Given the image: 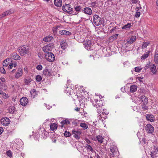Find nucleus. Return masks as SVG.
<instances>
[{"label":"nucleus","mask_w":158,"mask_h":158,"mask_svg":"<svg viewBox=\"0 0 158 158\" xmlns=\"http://www.w3.org/2000/svg\"><path fill=\"white\" fill-rule=\"evenodd\" d=\"M30 50V47L26 45L19 47L18 48V50L21 56H24L29 53Z\"/></svg>","instance_id":"1"},{"label":"nucleus","mask_w":158,"mask_h":158,"mask_svg":"<svg viewBox=\"0 0 158 158\" xmlns=\"http://www.w3.org/2000/svg\"><path fill=\"white\" fill-rule=\"evenodd\" d=\"M53 48L54 44L50 43L44 47L42 48V50L45 53H48V52H51V51H52Z\"/></svg>","instance_id":"2"},{"label":"nucleus","mask_w":158,"mask_h":158,"mask_svg":"<svg viewBox=\"0 0 158 158\" xmlns=\"http://www.w3.org/2000/svg\"><path fill=\"white\" fill-rule=\"evenodd\" d=\"M44 55L46 60L49 62L54 61L55 60V56L52 52L45 53Z\"/></svg>","instance_id":"3"},{"label":"nucleus","mask_w":158,"mask_h":158,"mask_svg":"<svg viewBox=\"0 0 158 158\" xmlns=\"http://www.w3.org/2000/svg\"><path fill=\"white\" fill-rule=\"evenodd\" d=\"M93 22L97 26H99L102 23L101 18L97 15H94L93 17Z\"/></svg>","instance_id":"4"},{"label":"nucleus","mask_w":158,"mask_h":158,"mask_svg":"<svg viewBox=\"0 0 158 158\" xmlns=\"http://www.w3.org/2000/svg\"><path fill=\"white\" fill-rule=\"evenodd\" d=\"M62 10L63 11L67 12L69 14H73V8L71 7L69 4H65L63 6Z\"/></svg>","instance_id":"5"},{"label":"nucleus","mask_w":158,"mask_h":158,"mask_svg":"<svg viewBox=\"0 0 158 158\" xmlns=\"http://www.w3.org/2000/svg\"><path fill=\"white\" fill-rule=\"evenodd\" d=\"M145 129L148 133H152L154 131V129L152 125L148 124L145 127Z\"/></svg>","instance_id":"6"},{"label":"nucleus","mask_w":158,"mask_h":158,"mask_svg":"<svg viewBox=\"0 0 158 158\" xmlns=\"http://www.w3.org/2000/svg\"><path fill=\"white\" fill-rule=\"evenodd\" d=\"M10 119L7 118L5 117L2 118L1 120V123L4 126H7L10 122Z\"/></svg>","instance_id":"7"},{"label":"nucleus","mask_w":158,"mask_h":158,"mask_svg":"<svg viewBox=\"0 0 158 158\" xmlns=\"http://www.w3.org/2000/svg\"><path fill=\"white\" fill-rule=\"evenodd\" d=\"M20 104L23 106H25L28 102V99L26 97H23L20 100Z\"/></svg>","instance_id":"8"},{"label":"nucleus","mask_w":158,"mask_h":158,"mask_svg":"<svg viewBox=\"0 0 158 158\" xmlns=\"http://www.w3.org/2000/svg\"><path fill=\"white\" fill-rule=\"evenodd\" d=\"M136 37L135 36H131L127 39V43L131 44L135 42L136 41Z\"/></svg>","instance_id":"9"},{"label":"nucleus","mask_w":158,"mask_h":158,"mask_svg":"<svg viewBox=\"0 0 158 158\" xmlns=\"http://www.w3.org/2000/svg\"><path fill=\"white\" fill-rule=\"evenodd\" d=\"M85 48L88 50H91L92 46L91 41L88 40L85 42L84 44Z\"/></svg>","instance_id":"10"},{"label":"nucleus","mask_w":158,"mask_h":158,"mask_svg":"<svg viewBox=\"0 0 158 158\" xmlns=\"http://www.w3.org/2000/svg\"><path fill=\"white\" fill-rule=\"evenodd\" d=\"M73 134L74 136L76 139H79L80 138V135L81 134V132L75 130H73Z\"/></svg>","instance_id":"11"},{"label":"nucleus","mask_w":158,"mask_h":158,"mask_svg":"<svg viewBox=\"0 0 158 158\" xmlns=\"http://www.w3.org/2000/svg\"><path fill=\"white\" fill-rule=\"evenodd\" d=\"M139 100L143 104H147L148 103V98L145 96L142 95L139 98Z\"/></svg>","instance_id":"12"},{"label":"nucleus","mask_w":158,"mask_h":158,"mask_svg":"<svg viewBox=\"0 0 158 158\" xmlns=\"http://www.w3.org/2000/svg\"><path fill=\"white\" fill-rule=\"evenodd\" d=\"M146 118L148 120L151 122H153L155 120V118L152 114H148L146 116Z\"/></svg>","instance_id":"13"},{"label":"nucleus","mask_w":158,"mask_h":158,"mask_svg":"<svg viewBox=\"0 0 158 158\" xmlns=\"http://www.w3.org/2000/svg\"><path fill=\"white\" fill-rule=\"evenodd\" d=\"M83 11L85 14L89 15H91L92 13L91 9L88 7L85 8L84 9Z\"/></svg>","instance_id":"14"},{"label":"nucleus","mask_w":158,"mask_h":158,"mask_svg":"<svg viewBox=\"0 0 158 158\" xmlns=\"http://www.w3.org/2000/svg\"><path fill=\"white\" fill-rule=\"evenodd\" d=\"M150 68L151 72L153 73V74H156V65L155 64H151L150 65Z\"/></svg>","instance_id":"15"},{"label":"nucleus","mask_w":158,"mask_h":158,"mask_svg":"<svg viewBox=\"0 0 158 158\" xmlns=\"http://www.w3.org/2000/svg\"><path fill=\"white\" fill-rule=\"evenodd\" d=\"M23 74V70L21 69H19L17 72L16 73L15 75V77L16 78H19L21 77Z\"/></svg>","instance_id":"16"},{"label":"nucleus","mask_w":158,"mask_h":158,"mask_svg":"<svg viewBox=\"0 0 158 158\" xmlns=\"http://www.w3.org/2000/svg\"><path fill=\"white\" fill-rule=\"evenodd\" d=\"M110 149L111 152L112 153L110 156L113 157L114 156V153H115L117 150V147L113 145H112L110 146Z\"/></svg>","instance_id":"17"},{"label":"nucleus","mask_w":158,"mask_h":158,"mask_svg":"<svg viewBox=\"0 0 158 158\" xmlns=\"http://www.w3.org/2000/svg\"><path fill=\"white\" fill-rule=\"evenodd\" d=\"M11 57L15 60H19L21 59V57L18 54L15 53H13L11 54Z\"/></svg>","instance_id":"18"},{"label":"nucleus","mask_w":158,"mask_h":158,"mask_svg":"<svg viewBox=\"0 0 158 158\" xmlns=\"http://www.w3.org/2000/svg\"><path fill=\"white\" fill-rule=\"evenodd\" d=\"M43 75L45 76H50L52 75V73L50 70L47 69H45L43 70Z\"/></svg>","instance_id":"19"},{"label":"nucleus","mask_w":158,"mask_h":158,"mask_svg":"<svg viewBox=\"0 0 158 158\" xmlns=\"http://www.w3.org/2000/svg\"><path fill=\"white\" fill-rule=\"evenodd\" d=\"M55 5L58 7H60L62 6V2L61 0H54Z\"/></svg>","instance_id":"20"},{"label":"nucleus","mask_w":158,"mask_h":158,"mask_svg":"<svg viewBox=\"0 0 158 158\" xmlns=\"http://www.w3.org/2000/svg\"><path fill=\"white\" fill-rule=\"evenodd\" d=\"M137 86L135 85H131L130 87V90L131 92L133 93L135 92L137 90Z\"/></svg>","instance_id":"21"},{"label":"nucleus","mask_w":158,"mask_h":158,"mask_svg":"<svg viewBox=\"0 0 158 158\" xmlns=\"http://www.w3.org/2000/svg\"><path fill=\"white\" fill-rule=\"evenodd\" d=\"M57 125L55 123H51L50 125V129L51 131H54L57 128Z\"/></svg>","instance_id":"22"},{"label":"nucleus","mask_w":158,"mask_h":158,"mask_svg":"<svg viewBox=\"0 0 158 158\" xmlns=\"http://www.w3.org/2000/svg\"><path fill=\"white\" fill-rule=\"evenodd\" d=\"M60 34L61 35H68L71 34V33L68 31L66 30H61L59 31Z\"/></svg>","instance_id":"23"},{"label":"nucleus","mask_w":158,"mask_h":158,"mask_svg":"<svg viewBox=\"0 0 158 158\" xmlns=\"http://www.w3.org/2000/svg\"><path fill=\"white\" fill-rule=\"evenodd\" d=\"M53 39V37L51 36H47L45 37L44 39V41L46 42H50Z\"/></svg>","instance_id":"24"},{"label":"nucleus","mask_w":158,"mask_h":158,"mask_svg":"<svg viewBox=\"0 0 158 158\" xmlns=\"http://www.w3.org/2000/svg\"><path fill=\"white\" fill-rule=\"evenodd\" d=\"M93 104L94 106H96L97 108H98V107L99 108L100 107H101L102 106V101H99L96 104H94V103H93Z\"/></svg>","instance_id":"25"},{"label":"nucleus","mask_w":158,"mask_h":158,"mask_svg":"<svg viewBox=\"0 0 158 158\" xmlns=\"http://www.w3.org/2000/svg\"><path fill=\"white\" fill-rule=\"evenodd\" d=\"M61 48L63 49H65L67 47V44L64 41L61 42L60 43Z\"/></svg>","instance_id":"26"},{"label":"nucleus","mask_w":158,"mask_h":158,"mask_svg":"<svg viewBox=\"0 0 158 158\" xmlns=\"http://www.w3.org/2000/svg\"><path fill=\"white\" fill-rule=\"evenodd\" d=\"M79 104H80L81 106L84 107V106L85 105V99L82 98H81L80 97L79 98Z\"/></svg>","instance_id":"27"},{"label":"nucleus","mask_w":158,"mask_h":158,"mask_svg":"<svg viewBox=\"0 0 158 158\" xmlns=\"http://www.w3.org/2000/svg\"><path fill=\"white\" fill-rule=\"evenodd\" d=\"M131 27V23H129L124 25L122 27V28L123 29H125L127 30L128 29L130 28Z\"/></svg>","instance_id":"28"},{"label":"nucleus","mask_w":158,"mask_h":158,"mask_svg":"<svg viewBox=\"0 0 158 158\" xmlns=\"http://www.w3.org/2000/svg\"><path fill=\"white\" fill-rule=\"evenodd\" d=\"M150 52V51H149L147 52L146 53L144 54V55H143L141 57V59H145L147 58L149 56Z\"/></svg>","instance_id":"29"},{"label":"nucleus","mask_w":158,"mask_h":158,"mask_svg":"<svg viewBox=\"0 0 158 158\" xmlns=\"http://www.w3.org/2000/svg\"><path fill=\"white\" fill-rule=\"evenodd\" d=\"M97 111L98 112H100V113H102L103 115L104 114L107 115L108 114V112L107 111V110L106 109H103L102 110H101L100 111L98 109Z\"/></svg>","instance_id":"30"},{"label":"nucleus","mask_w":158,"mask_h":158,"mask_svg":"<svg viewBox=\"0 0 158 158\" xmlns=\"http://www.w3.org/2000/svg\"><path fill=\"white\" fill-rule=\"evenodd\" d=\"M8 111L10 114H13L15 111V107L14 106L10 107L8 109Z\"/></svg>","instance_id":"31"},{"label":"nucleus","mask_w":158,"mask_h":158,"mask_svg":"<svg viewBox=\"0 0 158 158\" xmlns=\"http://www.w3.org/2000/svg\"><path fill=\"white\" fill-rule=\"evenodd\" d=\"M150 43L148 42H144L142 44V48L143 49L146 48L149 45Z\"/></svg>","instance_id":"32"},{"label":"nucleus","mask_w":158,"mask_h":158,"mask_svg":"<svg viewBox=\"0 0 158 158\" xmlns=\"http://www.w3.org/2000/svg\"><path fill=\"white\" fill-rule=\"evenodd\" d=\"M0 97H2L4 98H8V96L7 94H6L5 93L2 91L1 92L0 94Z\"/></svg>","instance_id":"33"},{"label":"nucleus","mask_w":158,"mask_h":158,"mask_svg":"<svg viewBox=\"0 0 158 158\" xmlns=\"http://www.w3.org/2000/svg\"><path fill=\"white\" fill-rule=\"evenodd\" d=\"M154 61L156 64H158V51H156L155 52Z\"/></svg>","instance_id":"34"},{"label":"nucleus","mask_w":158,"mask_h":158,"mask_svg":"<svg viewBox=\"0 0 158 158\" xmlns=\"http://www.w3.org/2000/svg\"><path fill=\"white\" fill-rule=\"evenodd\" d=\"M97 139L100 143H102L103 142V139H104L102 136L99 135L97 136Z\"/></svg>","instance_id":"35"},{"label":"nucleus","mask_w":158,"mask_h":158,"mask_svg":"<svg viewBox=\"0 0 158 158\" xmlns=\"http://www.w3.org/2000/svg\"><path fill=\"white\" fill-rule=\"evenodd\" d=\"M61 124H62L61 127H63V125L65 124H69L70 122L68 120H63L61 123Z\"/></svg>","instance_id":"36"},{"label":"nucleus","mask_w":158,"mask_h":158,"mask_svg":"<svg viewBox=\"0 0 158 158\" xmlns=\"http://www.w3.org/2000/svg\"><path fill=\"white\" fill-rule=\"evenodd\" d=\"M80 126L82 127L84 130H85L87 129L88 126L87 124L84 123H81L80 124Z\"/></svg>","instance_id":"37"},{"label":"nucleus","mask_w":158,"mask_h":158,"mask_svg":"<svg viewBox=\"0 0 158 158\" xmlns=\"http://www.w3.org/2000/svg\"><path fill=\"white\" fill-rule=\"evenodd\" d=\"M10 60L9 59H6L3 62V65L4 67H6L9 64V61Z\"/></svg>","instance_id":"38"},{"label":"nucleus","mask_w":158,"mask_h":158,"mask_svg":"<svg viewBox=\"0 0 158 158\" xmlns=\"http://www.w3.org/2000/svg\"><path fill=\"white\" fill-rule=\"evenodd\" d=\"M31 81V79L30 78H26L24 79V82L26 85H28Z\"/></svg>","instance_id":"39"},{"label":"nucleus","mask_w":158,"mask_h":158,"mask_svg":"<svg viewBox=\"0 0 158 158\" xmlns=\"http://www.w3.org/2000/svg\"><path fill=\"white\" fill-rule=\"evenodd\" d=\"M74 9L78 13H79L81 11V8L80 6H78L75 7Z\"/></svg>","instance_id":"40"},{"label":"nucleus","mask_w":158,"mask_h":158,"mask_svg":"<svg viewBox=\"0 0 158 158\" xmlns=\"http://www.w3.org/2000/svg\"><path fill=\"white\" fill-rule=\"evenodd\" d=\"M36 92V91L35 89H33L30 92V94L31 97H33V98H34L35 94H35Z\"/></svg>","instance_id":"41"},{"label":"nucleus","mask_w":158,"mask_h":158,"mask_svg":"<svg viewBox=\"0 0 158 158\" xmlns=\"http://www.w3.org/2000/svg\"><path fill=\"white\" fill-rule=\"evenodd\" d=\"M7 13V15H9L13 13L14 12V11L12 9H10L8 10H7L6 11Z\"/></svg>","instance_id":"42"},{"label":"nucleus","mask_w":158,"mask_h":158,"mask_svg":"<svg viewBox=\"0 0 158 158\" xmlns=\"http://www.w3.org/2000/svg\"><path fill=\"white\" fill-rule=\"evenodd\" d=\"M35 79L37 81L40 82L42 80V78L40 75H37Z\"/></svg>","instance_id":"43"},{"label":"nucleus","mask_w":158,"mask_h":158,"mask_svg":"<svg viewBox=\"0 0 158 158\" xmlns=\"http://www.w3.org/2000/svg\"><path fill=\"white\" fill-rule=\"evenodd\" d=\"M135 71L136 72H139L142 70V68L140 67H136L135 68Z\"/></svg>","instance_id":"44"},{"label":"nucleus","mask_w":158,"mask_h":158,"mask_svg":"<svg viewBox=\"0 0 158 158\" xmlns=\"http://www.w3.org/2000/svg\"><path fill=\"white\" fill-rule=\"evenodd\" d=\"M131 4H133L132 6H134V4L136 5L139 3H140V2L138 0H131Z\"/></svg>","instance_id":"45"},{"label":"nucleus","mask_w":158,"mask_h":158,"mask_svg":"<svg viewBox=\"0 0 158 158\" xmlns=\"http://www.w3.org/2000/svg\"><path fill=\"white\" fill-rule=\"evenodd\" d=\"M146 104L143 103V105H142V109L143 111H145L148 110V107L146 105Z\"/></svg>","instance_id":"46"},{"label":"nucleus","mask_w":158,"mask_h":158,"mask_svg":"<svg viewBox=\"0 0 158 158\" xmlns=\"http://www.w3.org/2000/svg\"><path fill=\"white\" fill-rule=\"evenodd\" d=\"M118 34H116L110 37V39H113V40H116L117 39L118 36Z\"/></svg>","instance_id":"47"},{"label":"nucleus","mask_w":158,"mask_h":158,"mask_svg":"<svg viewBox=\"0 0 158 158\" xmlns=\"http://www.w3.org/2000/svg\"><path fill=\"white\" fill-rule=\"evenodd\" d=\"M64 135L66 137H69L71 135V133L69 131H65L64 134Z\"/></svg>","instance_id":"48"},{"label":"nucleus","mask_w":158,"mask_h":158,"mask_svg":"<svg viewBox=\"0 0 158 158\" xmlns=\"http://www.w3.org/2000/svg\"><path fill=\"white\" fill-rule=\"evenodd\" d=\"M8 15H7V13L6 11L3 13L2 15H0V19H1L4 17L7 16Z\"/></svg>","instance_id":"49"},{"label":"nucleus","mask_w":158,"mask_h":158,"mask_svg":"<svg viewBox=\"0 0 158 158\" xmlns=\"http://www.w3.org/2000/svg\"><path fill=\"white\" fill-rule=\"evenodd\" d=\"M140 12L138 11V10H137L136 11L135 13V17L136 18H139L140 17Z\"/></svg>","instance_id":"50"},{"label":"nucleus","mask_w":158,"mask_h":158,"mask_svg":"<svg viewBox=\"0 0 158 158\" xmlns=\"http://www.w3.org/2000/svg\"><path fill=\"white\" fill-rule=\"evenodd\" d=\"M156 152H153V151L152 152H151V155L152 157V158H155L156 156Z\"/></svg>","instance_id":"51"},{"label":"nucleus","mask_w":158,"mask_h":158,"mask_svg":"<svg viewBox=\"0 0 158 158\" xmlns=\"http://www.w3.org/2000/svg\"><path fill=\"white\" fill-rule=\"evenodd\" d=\"M6 154L7 156L10 157H11L12 156L11 152L10 150L6 152Z\"/></svg>","instance_id":"52"},{"label":"nucleus","mask_w":158,"mask_h":158,"mask_svg":"<svg viewBox=\"0 0 158 158\" xmlns=\"http://www.w3.org/2000/svg\"><path fill=\"white\" fill-rule=\"evenodd\" d=\"M42 66L41 64H39L37 66L36 69L38 70H41L42 69Z\"/></svg>","instance_id":"53"},{"label":"nucleus","mask_w":158,"mask_h":158,"mask_svg":"<svg viewBox=\"0 0 158 158\" xmlns=\"http://www.w3.org/2000/svg\"><path fill=\"white\" fill-rule=\"evenodd\" d=\"M86 148H87V149L89 151H92L93 148L91 146L89 145H87L86 146Z\"/></svg>","instance_id":"54"},{"label":"nucleus","mask_w":158,"mask_h":158,"mask_svg":"<svg viewBox=\"0 0 158 158\" xmlns=\"http://www.w3.org/2000/svg\"><path fill=\"white\" fill-rule=\"evenodd\" d=\"M0 71L3 74H5L6 73V71L5 69L2 67L0 68Z\"/></svg>","instance_id":"55"},{"label":"nucleus","mask_w":158,"mask_h":158,"mask_svg":"<svg viewBox=\"0 0 158 158\" xmlns=\"http://www.w3.org/2000/svg\"><path fill=\"white\" fill-rule=\"evenodd\" d=\"M98 119L102 121V122H103L104 120V118L101 116V114H100L99 116H98Z\"/></svg>","instance_id":"56"},{"label":"nucleus","mask_w":158,"mask_h":158,"mask_svg":"<svg viewBox=\"0 0 158 158\" xmlns=\"http://www.w3.org/2000/svg\"><path fill=\"white\" fill-rule=\"evenodd\" d=\"M153 151L157 152L158 151V148L155 146L154 147V149Z\"/></svg>","instance_id":"57"},{"label":"nucleus","mask_w":158,"mask_h":158,"mask_svg":"<svg viewBox=\"0 0 158 158\" xmlns=\"http://www.w3.org/2000/svg\"><path fill=\"white\" fill-rule=\"evenodd\" d=\"M150 64H151L150 63H149L148 64H147L145 67V69L146 70L149 67V66L150 67Z\"/></svg>","instance_id":"58"},{"label":"nucleus","mask_w":158,"mask_h":158,"mask_svg":"<svg viewBox=\"0 0 158 158\" xmlns=\"http://www.w3.org/2000/svg\"><path fill=\"white\" fill-rule=\"evenodd\" d=\"M12 65H13V67L14 68H15L17 65V64L16 63V62H14V63H11Z\"/></svg>","instance_id":"59"},{"label":"nucleus","mask_w":158,"mask_h":158,"mask_svg":"<svg viewBox=\"0 0 158 158\" xmlns=\"http://www.w3.org/2000/svg\"><path fill=\"white\" fill-rule=\"evenodd\" d=\"M0 80L2 82H4L6 81L4 77H1L0 78Z\"/></svg>","instance_id":"60"},{"label":"nucleus","mask_w":158,"mask_h":158,"mask_svg":"<svg viewBox=\"0 0 158 158\" xmlns=\"http://www.w3.org/2000/svg\"><path fill=\"white\" fill-rule=\"evenodd\" d=\"M13 67V65H12L11 63H10V64L9 65V66L8 67V69H12Z\"/></svg>","instance_id":"61"},{"label":"nucleus","mask_w":158,"mask_h":158,"mask_svg":"<svg viewBox=\"0 0 158 158\" xmlns=\"http://www.w3.org/2000/svg\"><path fill=\"white\" fill-rule=\"evenodd\" d=\"M4 84L3 83H2L0 81V89H2V87Z\"/></svg>","instance_id":"62"},{"label":"nucleus","mask_w":158,"mask_h":158,"mask_svg":"<svg viewBox=\"0 0 158 158\" xmlns=\"http://www.w3.org/2000/svg\"><path fill=\"white\" fill-rule=\"evenodd\" d=\"M121 90L123 92H124L125 91V88L123 87H122L121 89Z\"/></svg>","instance_id":"63"},{"label":"nucleus","mask_w":158,"mask_h":158,"mask_svg":"<svg viewBox=\"0 0 158 158\" xmlns=\"http://www.w3.org/2000/svg\"><path fill=\"white\" fill-rule=\"evenodd\" d=\"M3 131V129L2 127H0V135H1Z\"/></svg>","instance_id":"64"}]
</instances>
